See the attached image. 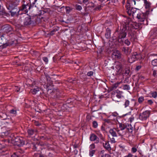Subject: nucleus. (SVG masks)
<instances>
[{
  "mask_svg": "<svg viewBox=\"0 0 157 157\" xmlns=\"http://www.w3.org/2000/svg\"><path fill=\"white\" fill-rule=\"evenodd\" d=\"M90 139L91 141H95V143L96 144H98L99 142V138L94 134L92 133L90 134Z\"/></svg>",
  "mask_w": 157,
  "mask_h": 157,
  "instance_id": "1a4fd4ad",
  "label": "nucleus"
},
{
  "mask_svg": "<svg viewBox=\"0 0 157 157\" xmlns=\"http://www.w3.org/2000/svg\"><path fill=\"white\" fill-rule=\"evenodd\" d=\"M133 2L134 3V4L135 5L136 4V1L135 0H132V1H131V3H133Z\"/></svg>",
  "mask_w": 157,
  "mask_h": 157,
  "instance_id": "680f3d73",
  "label": "nucleus"
},
{
  "mask_svg": "<svg viewBox=\"0 0 157 157\" xmlns=\"http://www.w3.org/2000/svg\"><path fill=\"white\" fill-rule=\"evenodd\" d=\"M122 50L124 54L127 55H129L131 52V49L128 47H123Z\"/></svg>",
  "mask_w": 157,
  "mask_h": 157,
  "instance_id": "f8f14e48",
  "label": "nucleus"
},
{
  "mask_svg": "<svg viewBox=\"0 0 157 157\" xmlns=\"http://www.w3.org/2000/svg\"><path fill=\"white\" fill-rule=\"evenodd\" d=\"M93 72L92 71H90L88 72L87 73V75L89 76H91L93 75Z\"/></svg>",
  "mask_w": 157,
  "mask_h": 157,
  "instance_id": "a18cd8bd",
  "label": "nucleus"
},
{
  "mask_svg": "<svg viewBox=\"0 0 157 157\" xmlns=\"http://www.w3.org/2000/svg\"><path fill=\"white\" fill-rule=\"evenodd\" d=\"M10 113L11 114H15L16 113L17 111L16 110L12 109L10 110Z\"/></svg>",
  "mask_w": 157,
  "mask_h": 157,
  "instance_id": "37998d69",
  "label": "nucleus"
},
{
  "mask_svg": "<svg viewBox=\"0 0 157 157\" xmlns=\"http://www.w3.org/2000/svg\"><path fill=\"white\" fill-rule=\"evenodd\" d=\"M43 60L46 63H47L48 61V58L46 57H43Z\"/></svg>",
  "mask_w": 157,
  "mask_h": 157,
  "instance_id": "de8ad7c7",
  "label": "nucleus"
},
{
  "mask_svg": "<svg viewBox=\"0 0 157 157\" xmlns=\"http://www.w3.org/2000/svg\"><path fill=\"white\" fill-rule=\"evenodd\" d=\"M145 6V7L146 9H148L150 6V3L147 1V0H143Z\"/></svg>",
  "mask_w": 157,
  "mask_h": 157,
  "instance_id": "b1692460",
  "label": "nucleus"
},
{
  "mask_svg": "<svg viewBox=\"0 0 157 157\" xmlns=\"http://www.w3.org/2000/svg\"><path fill=\"white\" fill-rule=\"evenodd\" d=\"M147 102L150 105H151L153 103V102L151 100H147Z\"/></svg>",
  "mask_w": 157,
  "mask_h": 157,
  "instance_id": "864d4df0",
  "label": "nucleus"
},
{
  "mask_svg": "<svg viewBox=\"0 0 157 157\" xmlns=\"http://www.w3.org/2000/svg\"><path fill=\"white\" fill-rule=\"evenodd\" d=\"M41 0H35L34 1V2L33 3V4H34L37 1H39V2H40Z\"/></svg>",
  "mask_w": 157,
  "mask_h": 157,
  "instance_id": "e2e57ef3",
  "label": "nucleus"
},
{
  "mask_svg": "<svg viewBox=\"0 0 157 157\" xmlns=\"http://www.w3.org/2000/svg\"><path fill=\"white\" fill-rule=\"evenodd\" d=\"M19 11V10H18L17 8H16L15 9H13V10H12L9 12L11 13V16H13L16 14Z\"/></svg>",
  "mask_w": 157,
  "mask_h": 157,
  "instance_id": "a211bd4d",
  "label": "nucleus"
},
{
  "mask_svg": "<svg viewBox=\"0 0 157 157\" xmlns=\"http://www.w3.org/2000/svg\"><path fill=\"white\" fill-rule=\"evenodd\" d=\"M152 65L154 66H157V59H155L151 61Z\"/></svg>",
  "mask_w": 157,
  "mask_h": 157,
  "instance_id": "c756f323",
  "label": "nucleus"
},
{
  "mask_svg": "<svg viewBox=\"0 0 157 157\" xmlns=\"http://www.w3.org/2000/svg\"><path fill=\"white\" fill-rule=\"evenodd\" d=\"M105 157H111V156L108 154H106L105 155Z\"/></svg>",
  "mask_w": 157,
  "mask_h": 157,
  "instance_id": "052dcab7",
  "label": "nucleus"
},
{
  "mask_svg": "<svg viewBox=\"0 0 157 157\" xmlns=\"http://www.w3.org/2000/svg\"><path fill=\"white\" fill-rule=\"evenodd\" d=\"M57 31V30L56 29H54L52 31H51L50 32V34L51 35H53L55 33V32H56Z\"/></svg>",
  "mask_w": 157,
  "mask_h": 157,
  "instance_id": "49530a36",
  "label": "nucleus"
},
{
  "mask_svg": "<svg viewBox=\"0 0 157 157\" xmlns=\"http://www.w3.org/2000/svg\"><path fill=\"white\" fill-rule=\"evenodd\" d=\"M117 132L119 136H122L124 135L122 131H121V130H119L118 129H117Z\"/></svg>",
  "mask_w": 157,
  "mask_h": 157,
  "instance_id": "4c0bfd02",
  "label": "nucleus"
},
{
  "mask_svg": "<svg viewBox=\"0 0 157 157\" xmlns=\"http://www.w3.org/2000/svg\"><path fill=\"white\" fill-rule=\"evenodd\" d=\"M104 150H102L101 151V153L102 154H103L104 152Z\"/></svg>",
  "mask_w": 157,
  "mask_h": 157,
  "instance_id": "338daca9",
  "label": "nucleus"
},
{
  "mask_svg": "<svg viewBox=\"0 0 157 157\" xmlns=\"http://www.w3.org/2000/svg\"><path fill=\"white\" fill-rule=\"evenodd\" d=\"M11 157H18V155L15 153H14L12 155Z\"/></svg>",
  "mask_w": 157,
  "mask_h": 157,
  "instance_id": "4d7b16f0",
  "label": "nucleus"
},
{
  "mask_svg": "<svg viewBox=\"0 0 157 157\" xmlns=\"http://www.w3.org/2000/svg\"><path fill=\"white\" fill-rule=\"evenodd\" d=\"M151 95L153 97L155 98L157 97V92H154L151 93Z\"/></svg>",
  "mask_w": 157,
  "mask_h": 157,
  "instance_id": "c9c22d12",
  "label": "nucleus"
},
{
  "mask_svg": "<svg viewBox=\"0 0 157 157\" xmlns=\"http://www.w3.org/2000/svg\"><path fill=\"white\" fill-rule=\"evenodd\" d=\"M95 152L94 150H90L89 151V155L90 156H92Z\"/></svg>",
  "mask_w": 157,
  "mask_h": 157,
  "instance_id": "72a5a7b5",
  "label": "nucleus"
},
{
  "mask_svg": "<svg viewBox=\"0 0 157 157\" xmlns=\"http://www.w3.org/2000/svg\"><path fill=\"white\" fill-rule=\"evenodd\" d=\"M112 56H115L116 58L120 59L121 57V54L118 50H115L113 52Z\"/></svg>",
  "mask_w": 157,
  "mask_h": 157,
  "instance_id": "9d476101",
  "label": "nucleus"
},
{
  "mask_svg": "<svg viewBox=\"0 0 157 157\" xmlns=\"http://www.w3.org/2000/svg\"><path fill=\"white\" fill-rule=\"evenodd\" d=\"M151 35L153 36V37H155L157 36V30H153L150 33Z\"/></svg>",
  "mask_w": 157,
  "mask_h": 157,
  "instance_id": "5701e85b",
  "label": "nucleus"
},
{
  "mask_svg": "<svg viewBox=\"0 0 157 157\" xmlns=\"http://www.w3.org/2000/svg\"><path fill=\"white\" fill-rule=\"evenodd\" d=\"M72 10V8L69 6L66 7V10L67 13H69Z\"/></svg>",
  "mask_w": 157,
  "mask_h": 157,
  "instance_id": "7c9ffc66",
  "label": "nucleus"
},
{
  "mask_svg": "<svg viewBox=\"0 0 157 157\" xmlns=\"http://www.w3.org/2000/svg\"><path fill=\"white\" fill-rule=\"evenodd\" d=\"M126 12L129 15H130L132 14L133 15L138 10L135 8H131L130 7L129 4L128 5H127L126 6Z\"/></svg>",
  "mask_w": 157,
  "mask_h": 157,
  "instance_id": "39448f33",
  "label": "nucleus"
},
{
  "mask_svg": "<svg viewBox=\"0 0 157 157\" xmlns=\"http://www.w3.org/2000/svg\"><path fill=\"white\" fill-rule=\"evenodd\" d=\"M105 143H103V147L108 151H110L111 150V147L108 142H105Z\"/></svg>",
  "mask_w": 157,
  "mask_h": 157,
  "instance_id": "2eb2a0df",
  "label": "nucleus"
},
{
  "mask_svg": "<svg viewBox=\"0 0 157 157\" xmlns=\"http://www.w3.org/2000/svg\"><path fill=\"white\" fill-rule=\"evenodd\" d=\"M124 43L126 44L128 46L130 44V42L128 39H126L125 40Z\"/></svg>",
  "mask_w": 157,
  "mask_h": 157,
  "instance_id": "79ce46f5",
  "label": "nucleus"
},
{
  "mask_svg": "<svg viewBox=\"0 0 157 157\" xmlns=\"http://www.w3.org/2000/svg\"><path fill=\"white\" fill-rule=\"evenodd\" d=\"M117 1V0H112V2L113 3H115Z\"/></svg>",
  "mask_w": 157,
  "mask_h": 157,
  "instance_id": "0e129e2a",
  "label": "nucleus"
},
{
  "mask_svg": "<svg viewBox=\"0 0 157 157\" xmlns=\"http://www.w3.org/2000/svg\"><path fill=\"white\" fill-rule=\"evenodd\" d=\"M103 6L102 5H98L97 6H96L95 8V9L97 10H100L101 9V8Z\"/></svg>",
  "mask_w": 157,
  "mask_h": 157,
  "instance_id": "a19ab883",
  "label": "nucleus"
},
{
  "mask_svg": "<svg viewBox=\"0 0 157 157\" xmlns=\"http://www.w3.org/2000/svg\"><path fill=\"white\" fill-rule=\"evenodd\" d=\"M16 87L17 88L16 89V91L17 92H19L20 89V88L17 87Z\"/></svg>",
  "mask_w": 157,
  "mask_h": 157,
  "instance_id": "bf43d9fd",
  "label": "nucleus"
},
{
  "mask_svg": "<svg viewBox=\"0 0 157 157\" xmlns=\"http://www.w3.org/2000/svg\"><path fill=\"white\" fill-rule=\"evenodd\" d=\"M101 139L103 141L104 140V139L103 138V137H101Z\"/></svg>",
  "mask_w": 157,
  "mask_h": 157,
  "instance_id": "774afa93",
  "label": "nucleus"
},
{
  "mask_svg": "<svg viewBox=\"0 0 157 157\" xmlns=\"http://www.w3.org/2000/svg\"><path fill=\"white\" fill-rule=\"evenodd\" d=\"M121 83L120 82H117L116 83L114 84L113 85H112L110 88V90H113L115 89H116L117 87L118 86V85L120 84Z\"/></svg>",
  "mask_w": 157,
  "mask_h": 157,
  "instance_id": "f3484780",
  "label": "nucleus"
},
{
  "mask_svg": "<svg viewBox=\"0 0 157 157\" xmlns=\"http://www.w3.org/2000/svg\"><path fill=\"white\" fill-rule=\"evenodd\" d=\"M129 121L131 123L134 120V117L133 116H132L129 118Z\"/></svg>",
  "mask_w": 157,
  "mask_h": 157,
  "instance_id": "603ef678",
  "label": "nucleus"
},
{
  "mask_svg": "<svg viewBox=\"0 0 157 157\" xmlns=\"http://www.w3.org/2000/svg\"><path fill=\"white\" fill-rule=\"evenodd\" d=\"M6 7L7 9L10 10V11L12 10H13V9L16 8V7L14 6L12 4H10L7 5L6 6Z\"/></svg>",
  "mask_w": 157,
  "mask_h": 157,
  "instance_id": "412c9836",
  "label": "nucleus"
},
{
  "mask_svg": "<svg viewBox=\"0 0 157 157\" xmlns=\"http://www.w3.org/2000/svg\"><path fill=\"white\" fill-rule=\"evenodd\" d=\"M133 155L130 153H129L128 155L124 156V157H132Z\"/></svg>",
  "mask_w": 157,
  "mask_h": 157,
  "instance_id": "8fccbe9b",
  "label": "nucleus"
},
{
  "mask_svg": "<svg viewBox=\"0 0 157 157\" xmlns=\"http://www.w3.org/2000/svg\"><path fill=\"white\" fill-rule=\"evenodd\" d=\"M110 142L112 143H115L116 141H115V139L114 138H112L111 139Z\"/></svg>",
  "mask_w": 157,
  "mask_h": 157,
  "instance_id": "3c124183",
  "label": "nucleus"
},
{
  "mask_svg": "<svg viewBox=\"0 0 157 157\" xmlns=\"http://www.w3.org/2000/svg\"><path fill=\"white\" fill-rule=\"evenodd\" d=\"M116 132H117V128H113V129H111L109 130V132L110 133L113 137L117 136V134L116 133Z\"/></svg>",
  "mask_w": 157,
  "mask_h": 157,
  "instance_id": "ddd939ff",
  "label": "nucleus"
},
{
  "mask_svg": "<svg viewBox=\"0 0 157 157\" xmlns=\"http://www.w3.org/2000/svg\"><path fill=\"white\" fill-rule=\"evenodd\" d=\"M144 100V98L142 96L138 98V102L140 103Z\"/></svg>",
  "mask_w": 157,
  "mask_h": 157,
  "instance_id": "e433bc0d",
  "label": "nucleus"
},
{
  "mask_svg": "<svg viewBox=\"0 0 157 157\" xmlns=\"http://www.w3.org/2000/svg\"><path fill=\"white\" fill-rule=\"evenodd\" d=\"M0 15L3 16H7V13L6 12L4 9H2L0 11Z\"/></svg>",
  "mask_w": 157,
  "mask_h": 157,
  "instance_id": "bb28decb",
  "label": "nucleus"
},
{
  "mask_svg": "<svg viewBox=\"0 0 157 157\" xmlns=\"http://www.w3.org/2000/svg\"><path fill=\"white\" fill-rule=\"evenodd\" d=\"M15 143V144L18 146H21L24 144V142L21 138L19 137H17L14 139Z\"/></svg>",
  "mask_w": 157,
  "mask_h": 157,
  "instance_id": "6e6552de",
  "label": "nucleus"
},
{
  "mask_svg": "<svg viewBox=\"0 0 157 157\" xmlns=\"http://www.w3.org/2000/svg\"><path fill=\"white\" fill-rule=\"evenodd\" d=\"M26 17L23 16L21 17V19L23 20V22L25 25H28L31 24L32 21L30 17L26 15Z\"/></svg>",
  "mask_w": 157,
  "mask_h": 157,
  "instance_id": "20e7f679",
  "label": "nucleus"
},
{
  "mask_svg": "<svg viewBox=\"0 0 157 157\" xmlns=\"http://www.w3.org/2000/svg\"><path fill=\"white\" fill-rule=\"evenodd\" d=\"M115 67L117 69V72H118L121 71L122 70V64L119 62H116L115 64Z\"/></svg>",
  "mask_w": 157,
  "mask_h": 157,
  "instance_id": "9b49d317",
  "label": "nucleus"
},
{
  "mask_svg": "<svg viewBox=\"0 0 157 157\" xmlns=\"http://www.w3.org/2000/svg\"><path fill=\"white\" fill-rule=\"evenodd\" d=\"M111 30L109 28H107L106 30L105 33V36L107 38H109L110 36Z\"/></svg>",
  "mask_w": 157,
  "mask_h": 157,
  "instance_id": "6ab92c4d",
  "label": "nucleus"
},
{
  "mask_svg": "<svg viewBox=\"0 0 157 157\" xmlns=\"http://www.w3.org/2000/svg\"><path fill=\"white\" fill-rule=\"evenodd\" d=\"M39 91V88L36 87V88H33L31 90L30 92L33 94H36L37 92Z\"/></svg>",
  "mask_w": 157,
  "mask_h": 157,
  "instance_id": "4be33fe9",
  "label": "nucleus"
},
{
  "mask_svg": "<svg viewBox=\"0 0 157 157\" xmlns=\"http://www.w3.org/2000/svg\"><path fill=\"white\" fill-rule=\"evenodd\" d=\"M122 93V91H121L117 90L115 91L114 94L118 98H121Z\"/></svg>",
  "mask_w": 157,
  "mask_h": 157,
  "instance_id": "dca6fc26",
  "label": "nucleus"
},
{
  "mask_svg": "<svg viewBox=\"0 0 157 157\" xmlns=\"http://www.w3.org/2000/svg\"><path fill=\"white\" fill-rule=\"evenodd\" d=\"M55 98L57 99H59L62 96L61 93L58 90H55L54 92Z\"/></svg>",
  "mask_w": 157,
  "mask_h": 157,
  "instance_id": "4468645a",
  "label": "nucleus"
},
{
  "mask_svg": "<svg viewBox=\"0 0 157 157\" xmlns=\"http://www.w3.org/2000/svg\"><path fill=\"white\" fill-rule=\"evenodd\" d=\"M130 72L129 70L126 69L125 70V74L126 75H128Z\"/></svg>",
  "mask_w": 157,
  "mask_h": 157,
  "instance_id": "09e8293b",
  "label": "nucleus"
},
{
  "mask_svg": "<svg viewBox=\"0 0 157 157\" xmlns=\"http://www.w3.org/2000/svg\"><path fill=\"white\" fill-rule=\"evenodd\" d=\"M137 151V149L135 147H133L131 149V152L132 153H134L136 152Z\"/></svg>",
  "mask_w": 157,
  "mask_h": 157,
  "instance_id": "c03bdc74",
  "label": "nucleus"
},
{
  "mask_svg": "<svg viewBox=\"0 0 157 157\" xmlns=\"http://www.w3.org/2000/svg\"><path fill=\"white\" fill-rule=\"evenodd\" d=\"M121 88L124 90H128L130 89V87L129 86L127 85H123L121 87Z\"/></svg>",
  "mask_w": 157,
  "mask_h": 157,
  "instance_id": "cd10ccee",
  "label": "nucleus"
},
{
  "mask_svg": "<svg viewBox=\"0 0 157 157\" xmlns=\"http://www.w3.org/2000/svg\"><path fill=\"white\" fill-rule=\"evenodd\" d=\"M127 26L125 25H123L122 27H121V29L118 31L117 30L116 31V32H118V41L119 42H122V39H124L125 37L127 35Z\"/></svg>",
  "mask_w": 157,
  "mask_h": 157,
  "instance_id": "f257e3e1",
  "label": "nucleus"
},
{
  "mask_svg": "<svg viewBox=\"0 0 157 157\" xmlns=\"http://www.w3.org/2000/svg\"><path fill=\"white\" fill-rule=\"evenodd\" d=\"M95 148V145L94 144H92L90 145L89 148L90 150H93V149Z\"/></svg>",
  "mask_w": 157,
  "mask_h": 157,
  "instance_id": "ea45409f",
  "label": "nucleus"
},
{
  "mask_svg": "<svg viewBox=\"0 0 157 157\" xmlns=\"http://www.w3.org/2000/svg\"><path fill=\"white\" fill-rule=\"evenodd\" d=\"M119 127L121 131L123 130L126 128H127V126L125 124L121 123H119Z\"/></svg>",
  "mask_w": 157,
  "mask_h": 157,
  "instance_id": "aec40b11",
  "label": "nucleus"
},
{
  "mask_svg": "<svg viewBox=\"0 0 157 157\" xmlns=\"http://www.w3.org/2000/svg\"><path fill=\"white\" fill-rule=\"evenodd\" d=\"M3 29L5 31L6 33H8L11 31L12 29L9 26H6L3 28Z\"/></svg>",
  "mask_w": 157,
  "mask_h": 157,
  "instance_id": "393cba45",
  "label": "nucleus"
},
{
  "mask_svg": "<svg viewBox=\"0 0 157 157\" xmlns=\"http://www.w3.org/2000/svg\"><path fill=\"white\" fill-rule=\"evenodd\" d=\"M28 135L29 136L33 135L34 133V131L32 129H28L27 131Z\"/></svg>",
  "mask_w": 157,
  "mask_h": 157,
  "instance_id": "a878e982",
  "label": "nucleus"
},
{
  "mask_svg": "<svg viewBox=\"0 0 157 157\" xmlns=\"http://www.w3.org/2000/svg\"><path fill=\"white\" fill-rule=\"evenodd\" d=\"M31 7V6L29 4H23L21 7L19 9V11H23L25 13H27L29 10H30Z\"/></svg>",
  "mask_w": 157,
  "mask_h": 157,
  "instance_id": "423d86ee",
  "label": "nucleus"
},
{
  "mask_svg": "<svg viewBox=\"0 0 157 157\" xmlns=\"http://www.w3.org/2000/svg\"><path fill=\"white\" fill-rule=\"evenodd\" d=\"M157 74V71H156L155 70H154L153 71V75L154 76H156V75Z\"/></svg>",
  "mask_w": 157,
  "mask_h": 157,
  "instance_id": "6e6d98bb",
  "label": "nucleus"
},
{
  "mask_svg": "<svg viewBox=\"0 0 157 157\" xmlns=\"http://www.w3.org/2000/svg\"><path fill=\"white\" fill-rule=\"evenodd\" d=\"M75 78H74L73 79H72V78L70 79L68 81L70 82H73L74 81H75Z\"/></svg>",
  "mask_w": 157,
  "mask_h": 157,
  "instance_id": "13d9d810",
  "label": "nucleus"
},
{
  "mask_svg": "<svg viewBox=\"0 0 157 157\" xmlns=\"http://www.w3.org/2000/svg\"><path fill=\"white\" fill-rule=\"evenodd\" d=\"M139 55L137 54V53L136 52L133 53L132 56L128 59V61L130 63H132L136 61V60L138 59L139 58Z\"/></svg>",
  "mask_w": 157,
  "mask_h": 157,
  "instance_id": "0eeeda50",
  "label": "nucleus"
},
{
  "mask_svg": "<svg viewBox=\"0 0 157 157\" xmlns=\"http://www.w3.org/2000/svg\"><path fill=\"white\" fill-rule=\"evenodd\" d=\"M150 113L149 111H146L140 114L139 118L142 121H145L149 117Z\"/></svg>",
  "mask_w": 157,
  "mask_h": 157,
  "instance_id": "7ed1b4c3",
  "label": "nucleus"
},
{
  "mask_svg": "<svg viewBox=\"0 0 157 157\" xmlns=\"http://www.w3.org/2000/svg\"><path fill=\"white\" fill-rule=\"evenodd\" d=\"M130 105V102L128 100H125L124 105L125 108L129 106Z\"/></svg>",
  "mask_w": 157,
  "mask_h": 157,
  "instance_id": "c85d7f7f",
  "label": "nucleus"
},
{
  "mask_svg": "<svg viewBox=\"0 0 157 157\" xmlns=\"http://www.w3.org/2000/svg\"><path fill=\"white\" fill-rule=\"evenodd\" d=\"M149 11L147 10L145 13H140L137 14V18L139 21L141 22H143L147 18V15L149 13Z\"/></svg>",
  "mask_w": 157,
  "mask_h": 157,
  "instance_id": "f03ea898",
  "label": "nucleus"
},
{
  "mask_svg": "<svg viewBox=\"0 0 157 157\" xmlns=\"http://www.w3.org/2000/svg\"><path fill=\"white\" fill-rule=\"evenodd\" d=\"M93 126L94 128H96L98 126V124L96 121H94L93 122Z\"/></svg>",
  "mask_w": 157,
  "mask_h": 157,
  "instance_id": "f704fd0d",
  "label": "nucleus"
},
{
  "mask_svg": "<svg viewBox=\"0 0 157 157\" xmlns=\"http://www.w3.org/2000/svg\"><path fill=\"white\" fill-rule=\"evenodd\" d=\"M94 7V4L92 2H89L87 4L86 7Z\"/></svg>",
  "mask_w": 157,
  "mask_h": 157,
  "instance_id": "473e14b6",
  "label": "nucleus"
},
{
  "mask_svg": "<svg viewBox=\"0 0 157 157\" xmlns=\"http://www.w3.org/2000/svg\"><path fill=\"white\" fill-rule=\"evenodd\" d=\"M76 9L77 10H80L82 9V7L81 6L77 5L75 6Z\"/></svg>",
  "mask_w": 157,
  "mask_h": 157,
  "instance_id": "58836bf2",
  "label": "nucleus"
},
{
  "mask_svg": "<svg viewBox=\"0 0 157 157\" xmlns=\"http://www.w3.org/2000/svg\"><path fill=\"white\" fill-rule=\"evenodd\" d=\"M83 2L86 4V5L87 4L89 3L88 1V0H83Z\"/></svg>",
  "mask_w": 157,
  "mask_h": 157,
  "instance_id": "5fc2aeb1",
  "label": "nucleus"
},
{
  "mask_svg": "<svg viewBox=\"0 0 157 157\" xmlns=\"http://www.w3.org/2000/svg\"><path fill=\"white\" fill-rule=\"evenodd\" d=\"M128 127H127V129H128V132H132L133 129V127H131V125L130 126L128 125Z\"/></svg>",
  "mask_w": 157,
  "mask_h": 157,
  "instance_id": "2f4dec72",
  "label": "nucleus"
},
{
  "mask_svg": "<svg viewBox=\"0 0 157 157\" xmlns=\"http://www.w3.org/2000/svg\"><path fill=\"white\" fill-rule=\"evenodd\" d=\"M131 112H129L128 113H126V114H125V115H124V116H126V115H130L131 114Z\"/></svg>",
  "mask_w": 157,
  "mask_h": 157,
  "instance_id": "69168bd1",
  "label": "nucleus"
}]
</instances>
